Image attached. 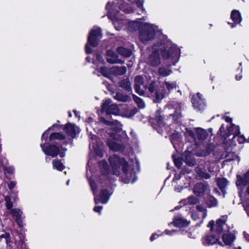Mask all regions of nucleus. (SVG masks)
<instances>
[{
  "instance_id": "f257e3e1",
  "label": "nucleus",
  "mask_w": 249,
  "mask_h": 249,
  "mask_svg": "<svg viewBox=\"0 0 249 249\" xmlns=\"http://www.w3.org/2000/svg\"><path fill=\"white\" fill-rule=\"evenodd\" d=\"M118 2H108L106 6L108 11V17L113 22V24L117 30H120L124 26H127L129 30H135L139 29V38L143 43H146L152 40L157 32H159L158 28L154 24L146 22L140 23L138 21H129L123 18H119V14L116 9V4Z\"/></svg>"
},
{
  "instance_id": "f03ea898",
  "label": "nucleus",
  "mask_w": 249,
  "mask_h": 249,
  "mask_svg": "<svg viewBox=\"0 0 249 249\" xmlns=\"http://www.w3.org/2000/svg\"><path fill=\"white\" fill-rule=\"evenodd\" d=\"M109 161L111 166L112 174L119 176L120 175V166H122L123 172L124 173L123 180L124 183H133L136 180V174L128 165L125 160L120 159L117 155H114L110 157Z\"/></svg>"
},
{
  "instance_id": "7ed1b4c3",
  "label": "nucleus",
  "mask_w": 249,
  "mask_h": 249,
  "mask_svg": "<svg viewBox=\"0 0 249 249\" xmlns=\"http://www.w3.org/2000/svg\"><path fill=\"white\" fill-rule=\"evenodd\" d=\"M101 122L109 126V128L113 130V132H108L109 139L107 143L109 148L115 151H119L123 149L124 146L120 143L119 135L118 133L121 130V124L117 121H108L104 118H100Z\"/></svg>"
},
{
  "instance_id": "20e7f679",
  "label": "nucleus",
  "mask_w": 249,
  "mask_h": 249,
  "mask_svg": "<svg viewBox=\"0 0 249 249\" xmlns=\"http://www.w3.org/2000/svg\"><path fill=\"white\" fill-rule=\"evenodd\" d=\"M102 37L101 29L97 27H94L89 33L88 43L86 45L85 49L87 53H90L92 52L91 48L89 47V45L96 47L98 44L99 40Z\"/></svg>"
},
{
  "instance_id": "39448f33",
  "label": "nucleus",
  "mask_w": 249,
  "mask_h": 249,
  "mask_svg": "<svg viewBox=\"0 0 249 249\" xmlns=\"http://www.w3.org/2000/svg\"><path fill=\"white\" fill-rule=\"evenodd\" d=\"M226 219V216H223L216 221L215 224L213 220H211L209 222L208 226L213 233L220 234L223 231H226L228 229L227 226L225 224Z\"/></svg>"
},
{
  "instance_id": "423d86ee",
  "label": "nucleus",
  "mask_w": 249,
  "mask_h": 249,
  "mask_svg": "<svg viewBox=\"0 0 249 249\" xmlns=\"http://www.w3.org/2000/svg\"><path fill=\"white\" fill-rule=\"evenodd\" d=\"M45 145L46 142L44 143H41L40 144L42 150L45 155L50 156L53 158L56 157L58 155L61 158L64 157L66 149L61 148V149H60L54 145H50L48 146H45Z\"/></svg>"
},
{
  "instance_id": "0eeeda50",
  "label": "nucleus",
  "mask_w": 249,
  "mask_h": 249,
  "mask_svg": "<svg viewBox=\"0 0 249 249\" xmlns=\"http://www.w3.org/2000/svg\"><path fill=\"white\" fill-rule=\"evenodd\" d=\"M169 48V50L162 52V56L165 59H170L171 62L174 65L179 59L180 51L175 45L171 44Z\"/></svg>"
},
{
  "instance_id": "6e6552de",
  "label": "nucleus",
  "mask_w": 249,
  "mask_h": 249,
  "mask_svg": "<svg viewBox=\"0 0 249 249\" xmlns=\"http://www.w3.org/2000/svg\"><path fill=\"white\" fill-rule=\"evenodd\" d=\"M161 48L160 49L157 48V46H153L152 52L149 54L148 57L146 60V63L150 66L156 67L160 64V52Z\"/></svg>"
},
{
  "instance_id": "1a4fd4ad",
  "label": "nucleus",
  "mask_w": 249,
  "mask_h": 249,
  "mask_svg": "<svg viewBox=\"0 0 249 249\" xmlns=\"http://www.w3.org/2000/svg\"><path fill=\"white\" fill-rule=\"evenodd\" d=\"M186 135L191 137L194 141L197 139L199 141H203L206 139L208 136L207 131L199 127L195 128L193 130H187Z\"/></svg>"
},
{
  "instance_id": "9d476101",
  "label": "nucleus",
  "mask_w": 249,
  "mask_h": 249,
  "mask_svg": "<svg viewBox=\"0 0 249 249\" xmlns=\"http://www.w3.org/2000/svg\"><path fill=\"white\" fill-rule=\"evenodd\" d=\"M111 100L106 99L104 100L102 106V111L107 114H113L117 115L119 114V109L115 104H111Z\"/></svg>"
},
{
  "instance_id": "9b49d317",
  "label": "nucleus",
  "mask_w": 249,
  "mask_h": 249,
  "mask_svg": "<svg viewBox=\"0 0 249 249\" xmlns=\"http://www.w3.org/2000/svg\"><path fill=\"white\" fill-rule=\"evenodd\" d=\"M236 185L239 189H246V194L249 195V170L243 176H237Z\"/></svg>"
},
{
  "instance_id": "f8f14e48",
  "label": "nucleus",
  "mask_w": 249,
  "mask_h": 249,
  "mask_svg": "<svg viewBox=\"0 0 249 249\" xmlns=\"http://www.w3.org/2000/svg\"><path fill=\"white\" fill-rule=\"evenodd\" d=\"M192 102L194 107L198 110H203L205 107L204 100L202 98V95L199 93L193 96Z\"/></svg>"
},
{
  "instance_id": "ddd939ff",
  "label": "nucleus",
  "mask_w": 249,
  "mask_h": 249,
  "mask_svg": "<svg viewBox=\"0 0 249 249\" xmlns=\"http://www.w3.org/2000/svg\"><path fill=\"white\" fill-rule=\"evenodd\" d=\"M135 89L136 92L139 95H142L144 93L146 89V86L143 83V78L140 76H137L135 78Z\"/></svg>"
},
{
  "instance_id": "4468645a",
  "label": "nucleus",
  "mask_w": 249,
  "mask_h": 249,
  "mask_svg": "<svg viewBox=\"0 0 249 249\" xmlns=\"http://www.w3.org/2000/svg\"><path fill=\"white\" fill-rule=\"evenodd\" d=\"M209 187L208 184L199 183H197L194 187V193L197 196H202L209 192Z\"/></svg>"
},
{
  "instance_id": "2eb2a0df",
  "label": "nucleus",
  "mask_w": 249,
  "mask_h": 249,
  "mask_svg": "<svg viewBox=\"0 0 249 249\" xmlns=\"http://www.w3.org/2000/svg\"><path fill=\"white\" fill-rule=\"evenodd\" d=\"M231 18L233 21V23L228 22V24L230 25L231 28H233L236 27L237 24L240 23L242 21L241 13L237 10H232L231 14Z\"/></svg>"
},
{
  "instance_id": "dca6fc26",
  "label": "nucleus",
  "mask_w": 249,
  "mask_h": 249,
  "mask_svg": "<svg viewBox=\"0 0 249 249\" xmlns=\"http://www.w3.org/2000/svg\"><path fill=\"white\" fill-rule=\"evenodd\" d=\"M10 213L13 215L19 227H22L23 226L22 220L24 218L22 216V212L19 209H15L12 210Z\"/></svg>"
},
{
  "instance_id": "f3484780",
  "label": "nucleus",
  "mask_w": 249,
  "mask_h": 249,
  "mask_svg": "<svg viewBox=\"0 0 249 249\" xmlns=\"http://www.w3.org/2000/svg\"><path fill=\"white\" fill-rule=\"evenodd\" d=\"M67 133L72 137H74L80 132L79 128L74 124L68 123L64 127Z\"/></svg>"
},
{
  "instance_id": "a211bd4d",
  "label": "nucleus",
  "mask_w": 249,
  "mask_h": 249,
  "mask_svg": "<svg viewBox=\"0 0 249 249\" xmlns=\"http://www.w3.org/2000/svg\"><path fill=\"white\" fill-rule=\"evenodd\" d=\"M107 60L108 63L111 64L123 63L122 60L118 58L117 55L111 50H108L107 52Z\"/></svg>"
},
{
  "instance_id": "6ab92c4d",
  "label": "nucleus",
  "mask_w": 249,
  "mask_h": 249,
  "mask_svg": "<svg viewBox=\"0 0 249 249\" xmlns=\"http://www.w3.org/2000/svg\"><path fill=\"white\" fill-rule=\"evenodd\" d=\"M219 238L213 234H209L204 237L202 241L204 245H211L218 243Z\"/></svg>"
},
{
  "instance_id": "aec40b11",
  "label": "nucleus",
  "mask_w": 249,
  "mask_h": 249,
  "mask_svg": "<svg viewBox=\"0 0 249 249\" xmlns=\"http://www.w3.org/2000/svg\"><path fill=\"white\" fill-rule=\"evenodd\" d=\"M160 112L158 110L156 113V121L158 124L157 131L159 133H162L163 131V128L166 129L165 124L163 122V118L160 115Z\"/></svg>"
},
{
  "instance_id": "412c9836",
  "label": "nucleus",
  "mask_w": 249,
  "mask_h": 249,
  "mask_svg": "<svg viewBox=\"0 0 249 249\" xmlns=\"http://www.w3.org/2000/svg\"><path fill=\"white\" fill-rule=\"evenodd\" d=\"M174 226L179 228L185 227L189 225L188 221L180 216H177L173 221Z\"/></svg>"
},
{
  "instance_id": "4be33fe9",
  "label": "nucleus",
  "mask_w": 249,
  "mask_h": 249,
  "mask_svg": "<svg viewBox=\"0 0 249 249\" xmlns=\"http://www.w3.org/2000/svg\"><path fill=\"white\" fill-rule=\"evenodd\" d=\"M110 71L112 72V74L121 75L124 74L126 72V68L124 66H113L110 68Z\"/></svg>"
},
{
  "instance_id": "5701e85b",
  "label": "nucleus",
  "mask_w": 249,
  "mask_h": 249,
  "mask_svg": "<svg viewBox=\"0 0 249 249\" xmlns=\"http://www.w3.org/2000/svg\"><path fill=\"white\" fill-rule=\"evenodd\" d=\"M232 126L236 127L235 125L233 124H232ZM237 127V132L234 134V136L233 137V139L234 141H237L239 143H243L245 142H249V139L246 140L245 138V137L243 135H241L238 134L239 133V128L238 126H236Z\"/></svg>"
},
{
  "instance_id": "b1692460",
  "label": "nucleus",
  "mask_w": 249,
  "mask_h": 249,
  "mask_svg": "<svg viewBox=\"0 0 249 249\" xmlns=\"http://www.w3.org/2000/svg\"><path fill=\"white\" fill-rule=\"evenodd\" d=\"M206 168L205 167V169H204L201 167H197L196 168V172L200 177L205 179H209L211 178V176L209 174L205 172Z\"/></svg>"
},
{
  "instance_id": "393cba45",
  "label": "nucleus",
  "mask_w": 249,
  "mask_h": 249,
  "mask_svg": "<svg viewBox=\"0 0 249 249\" xmlns=\"http://www.w3.org/2000/svg\"><path fill=\"white\" fill-rule=\"evenodd\" d=\"M100 166L101 167V170L102 172V176H101V179H104L107 178H108L107 176V174L108 173V171L107 169V163L105 161H101L99 163Z\"/></svg>"
},
{
  "instance_id": "a878e982",
  "label": "nucleus",
  "mask_w": 249,
  "mask_h": 249,
  "mask_svg": "<svg viewBox=\"0 0 249 249\" xmlns=\"http://www.w3.org/2000/svg\"><path fill=\"white\" fill-rule=\"evenodd\" d=\"M65 139V136L60 133H53L51 134L49 137L50 141H62Z\"/></svg>"
},
{
  "instance_id": "bb28decb",
  "label": "nucleus",
  "mask_w": 249,
  "mask_h": 249,
  "mask_svg": "<svg viewBox=\"0 0 249 249\" xmlns=\"http://www.w3.org/2000/svg\"><path fill=\"white\" fill-rule=\"evenodd\" d=\"M223 241L226 245H230L234 240L233 236L231 233H225L222 237Z\"/></svg>"
},
{
  "instance_id": "cd10ccee",
  "label": "nucleus",
  "mask_w": 249,
  "mask_h": 249,
  "mask_svg": "<svg viewBox=\"0 0 249 249\" xmlns=\"http://www.w3.org/2000/svg\"><path fill=\"white\" fill-rule=\"evenodd\" d=\"M225 161H231V160H237V163H238L240 161V158L237 155H236L234 153L229 152L225 156Z\"/></svg>"
},
{
  "instance_id": "c85d7f7f",
  "label": "nucleus",
  "mask_w": 249,
  "mask_h": 249,
  "mask_svg": "<svg viewBox=\"0 0 249 249\" xmlns=\"http://www.w3.org/2000/svg\"><path fill=\"white\" fill-rule=\"evenodd\" d=\"M109 195L108 192L106 190H103L101 192L100 196V201L103 204H106L107 202L109 199Z\"/></svg>"
},
{
  "instance_id": "c756f323",
  "label": "nucleus",
  "mask_w": 249,
  "mask_h": 249,
  "mask_svg": "<svg viewBox=\"0 0 249 249\" xmlns=\"http://www.w3.org/2000/svg\"><path fill=\"white\" fill-rule=\"evenodd\" d=\"M118 53L124 57H129L131 54L130 50L123 47H119L117 49Z\"/></svg>"
},
{
  "instance_id": "7c9ffc66",
  "label": "nucleus",
  "mask_w": 249,
  "mask_h": 249,
  "mask_svg": "<svg viewBox=\"0 0 249 249\" xmlns=\"http://www.w3.org/2000/svg\"><path fill=\"white\" fill-rule=\"evenodd\" d=\"M120 87L128 91L131 90L130 82L128 79L126 78L121 81L120 83Z\"/></svg>"
},
{
  "instance_id": "2f4dec72",
  "label": "nucleus",
  "mask_w": 249,
  "mask_h": 249,
  "mask_svg": "<svg viewBox=\"0 0 249 249\" xmlns=\"http://www.w3.org/2000/svg\"><path fill=\"white\" fill-rule=\"evenodd\" d=\"M159 73L161 76H167L170 75L172 71L171 70L167 68H165L164 67H161L159 69Z\"/></svg>"
},
{
  "instance_id": "473e14b6",
  "label": "nucleus",
  "mask_w": 249,
  "mask_h": 249,
  "mask_svg": "<svg viewBox=\"0 0 249 249\" xmlns=\"http://www.w3.org/2000/svg\"><path fill=\"white\" fill-rule=\"evenodd\" d=\"M197 199L194 196H189L188 198L184 199L182 201L184 205L195 204H196L197 202Z\"/></svg>"
},
{
  "instance_id": "72a5a7b5",
  "label": "nucleus",
  "mask_w": 249,
  "mask_h": 249,
  "mask_svg": "<svg viewBox=\"0 0 249 249\" xmlns=\"http://www.w3.org/2000/svg\"><path fill=\"white\" fill-rule=\"evenodd\" d=\"M100 71L102 74L108 78H110L111 75H112V72L110 71V68L107 69V68L101 66L100 67Z\"/></svg>"
},
{
  "instance_id": "f704fd0d",
  "label": "nucleus",
  "mask_w": 249,
  "mask_h": 249,
  "mask_svg": "<svg viewBox=\"0 0 249 249\" xmlns=\"http://www.w3.org/2000/svg\"><path fill=\"white\" fill-rule=\"evenodd\" d=\"M53 168L58 171H62L64 168L63 163L58 160H55L53 161Z\"/></svg>"
},
{
  "instance_id": "c9c22d12",
  "label": "nucleus",
  "mask_w": 249,
  "mask_h": 249,
  "mask_svg": "<svg viewBox=\"0 0 249 249\" xmlns=\"http://www.w3.org/2000/svg\"><path fill=\"white\" fill-rule=\"evenodd\" d=\"M89 183L90 185L92 191L93 192V195L94 196L95 203L96 204H97L98 202L97 200V196H96V189H97L96 185L95 183L94 182V181L93 180H91V179H89Z\"/></svg>"
},
{
  "instance_id": "e433bc0d",
  "label": "nucleus",
  "mask_w": 249,
  "mask_h": 249,
  "mask_svg": "<svg viewBox=\"0 0 249 249\" xmlns=\"http://www.w3.org/2000/svg\"><path fill=\"white\" fill-rule=\"evenodd\" d=\"M217 184L221 190H222L228 184V180L225 178H218L217 179Z\"/></svg>"
},
{
  "instance_id": "4c0bfd02",
  "label": "nucleus",
  "mask_w": 249,
  "mask_h": 249,
  "mask_svg": "<svg viewBox=\"0 0 249 249\" xmlns=\"http://www.w3.org/2000/svg\"><path fill=\"white\" fill-rule=\"evenodd\" d=\"M163 86L164 88H166L168 91H170L176 88L177 84L175 82L165 81Z\"/></svg>"
},
{
  "instance_id": "58836bf2",
  "label": "nucleus",
  "mask_w": 249,
  "mask_h": 249,
  "mask_svg": "<svg viewBox=\"0 0 249 249\" xmlns=\"http://www.w3.org/2000/svg\"><path fill=\"white\" fill-rule=\"evenodd\" d=\"M197 210L199 213L198 215H201L202 219H204L207 216V211L206 208L201 205L197 206Z\"/></svg>"
},
{
  "instance_id": "ea45409f",
  "label": "nucleus",
  "mask_w": 249,
  "mask_h": 249,
  "mask_svg": "<svg viewBox=\"0 0 249 249\" xmlns=\"http://www.w3.org/2000/svg\"><path fill=\"white\" fill-rule=\"evenodd\" d=\"M207 204L209 207H215L217 205V200L213 196H210L207 200Z\"/></svg>"
},
{
  "instance_id": "a19ab883",
  "label": "nucleus",
  "mask_w": 249,
  "mask_h": 249,
  "mask_svg": "<svg viewBox=\"0 0 249 249\" xmlns=\"http://www.w3.org/2000/svg\"><path fill=\"white\" fill-rule=\"evenodd\" d=\"M133 100L140 108H143L145 107V104L144 102L139 97L136 95H133Z\"/></svg>"
},
{
  "instance_id": "79ce46f5",
  "label": "nucleus",
  "mask_w": 249,
  "mask_h": 249,
  "mask_svg": "<svg viewBox=\"0 0 249 249\" xmlns=\"http://www.w3.org/2000/svg\"><path fill=\"white\" fill-rule=\"evenodd\" d=\"M119 8L121 10L126 13H130L132 11V9L130 6H128V4L126 3L121 4L119 5Z\"/></svg>"
},
{
  "instance_id": "37998d69",
  "label": "nucleus",
  "mask_w": 249,
  "mask_h": 249,
  "mask_svg": "<svg viewBox=\"0 0 249 249\" xmlns=\"http://www.w3.org/2000/svg\"><path fill=\"white\" fill-rule=\"evenodd\" d=\"M216 166V163L207 162L205 163V168H207V170L210 172H213L214 171V169Z\"/></svg>"
},
{
  "instance_id": "c03bdc74",
  "label": "nucleus",
  "mask_w": 249,
  "mask_h": 249,
  "mask_svg": "<svg viewBox=\"0 0 249 249\" xmlns=\"http://www.w3.org/2000/svg\"><path fill=\"white\" fill-rule=\"evenodd\" d=\"M114 97L115 99L123 102H125L128 100V96L123 95L120 93H117Z\"/></svg>"
},
{
  "instance_id": "a18cd8bd",
  "label": "nucleus",
  "mask_w": 249,
  "mask_h": 249,
  "mask_svg": "<svg viewBox=\"0 0 249 249\" xmlns=\"http://www.w3.org/2000/svg\"><path fill=\"white\" fill-rule=\"evenodd\" d=\"M168 106L169 108H173L175 109V112L176 113H177V111H179L181 107L180 105L176 102H173V103L169 105Z\"/></svg>"
},
{
  "instance_id": "49530a36",
  "label": "nucleus",
  "mask_w": 249,
  "mask_h": 249,
  "mask_svg": "<svg viewBox=\"0 0 249 249\" xmlns=\"http://www.w3.org/2000/svg\"><path fill=\"white\" fill-rule=\"evenodd\" d=\"M186 156L185 159V162L186 164L189 166H192L195 164V160L193 158H191L190 157L187 156L186 154H185Z\"/></svg>"
},
{
  "instance_id": "de8ad7c7",
  "label": "nucleus",
  "mask_w": 249,
  "mask_h": 249,
  "mask_svg": "<svg viewBox=\"0 0 249 249\" xmlns=\"http://www.w3.org/2000/svg\"><path fill=\"white\" fill-rule=\"evenodd\" d=\"M143 0H136V4L137 7L140 9L142 12L144 11V9L143 7Z\"/></svg>"
},
{
  "instance_id": "09e8293b",
  "label": "nucleus",
  "mask_w": 249,
  "mask_h": 249,
  "mask_svg": "<svg viewBox=\"0 0 249 249\" xmlns=\"http://www.w3.org/2000/svg\"><path fill=\"white\" fill-rule=\"evenodd\" d=\"M96 60H94L93 63L94 64H97V63H100L101 64H103L104 63V59L99 54H96Z\"/></svg>"
},
{
  "instance_id": "8fccbe9b",
  "label": "nucleus",
  "mask_w": 249,
  "mask_h": 249,
  "mask_svg": "<svg viewBox=\"0 0 249 249\" xmlns=\"http://www.w3.org/2000/svg\"><path fill=\"white\" fill-rule=\"evenodd\" d=\"M5 200L6 201V206L8 209H10L13 206V204L10 200V198L9 196H6L5 198Z\"/></svg>"
},
{
  "instance_id": "3c124183",
  "label": "nucleus",
  "mask_w": 249,
  "mask_h": 249,
  "mask_svg": "<svg viewBox=\"0 0 249 249\" xmlns=\"http://www.w3.org/2000/svg\"><path fill=\"white\" fill-rule=\"evenodd\" d=\"M244 207L248 215L249 216V199H247L244 203Z\"/></svg>"
},
{
  "instance_id": "603ef678",
  "label": "nucleus",
  "mask_w": 249,
  "mask_h": 249,
  "mask_svg": "<svg viewBox=\"0 0 249 249\" xmlns=\"http://www.w3.org/2000/svg\"><path fill=\"white\" fill-rule=\"evenodd\" d=\"M55 125H53L52 126H51V127L49 128L44 133H43L42 135V141H43V140L44 139L45 141H47V137L48 136V133H47V131L48 130H49V129H51L53 127H54Z\"/></svg>"
},
{
  "instance_id": "864d4df0",
  "label": "nucleus",
  "mask_w": 249,
  "mask_h": 249,
  "mask_svg": "<svg viewBox=\"0 0 249 249\" xmlns=\"http://www.w3.org/2000/svg\"><path fill=\"white\" fill-rule=\"evenodd\" d=\"M5 172L10 174H13L14 172V168L12 166H8L4 169Z\"/></svg>"
},
{
  "instance_id": "5fc2aeb1",
  "label": "nucleus",
  "mask_w": 249,
  "mask_h": 249,
  "mask_svg": "<svg viewBox=\"0 0 249 249\" xmlns=\"http://www.w3.org/2000/svg\"><path fill=\"white\" fill-rule=\"evenodd\" d=\"M176 232V231L174 230H166L163 233V234L165 233V234H167V235H168L170 236H172L175 234Z\"/></svg>"
},
{
  "instance_id": "6e6d98bb",
  "label": "nucleus",
  "mask_w": 249,
  "mask_h": 249,
  "mask_svg": "<svg viewBox=\"0 0 249 249\" xmlns=\"http://www.w3.org/2000/svg\"><path fill=\"white\" fill-rule=\"evenodd\" d=\"M174 160L175 165L178 168H180L182 164L181 160L178 159H175L174 158Z\"/></svg>"
},
{
  "instance_id": "4d7b16f0",
  "label": "nucleus",
  "mask_w": 249,
  "mask_h": 249,
  "mask_svg": "<svg viewBox=\"0 0 249 249\" xmlns=\"http://www.w3.org/2000/svg\"><path fill=\"white\" fill-rule=\"evenodd\" d=\"M187 235L190 238H195L196 237V234L194 231H189L186 232Z\"/></svg>"
},
{
  "instance_id": "13d9d810",
  "label": "nucleus",
  "mask_w": 249,
  "mask_h": 249,
  "mask_svg": "<svg viewBox=\"0 0 249 249\" xmlns=\"http://www.w3.org/2000/svg\"><path fill=\"white\" fill-rule=\"evenodd\" d=\"M136 113V109H134L133 110L130 111L129 113L125 114L124 116L126 117H131L132 116H134V114Z\"/></svg>"
},
{
  "instance_id": "bf43d9fd",
  "label": "nucleus",
  "mask_w": 249,
  "mask_h": 249,
  "mask_svg": "<svg viewBox=\"0 0 249 249\" xmlns=\"http://www.w3.org/2000/svg\"><path fill=\"white\" fill-rule=\"evenodd\" d=\"M166 94V93L165 91L164 93H162L161 94H160L159 92H157L156 93V98L158 100L161 99L162 98H163V97L165 96Z\"/></svg>"
},
{
  "instance_id": "052dcab7",
  "label": "nucleus",
  "mask_w": 249,
  "mask_h": 249,
  "mask_svg": "<svg viewBox=\"0 0 249 249\" xmlns=\"http://www.w3.org/2000/svg\"><path fill=\"white\" fill-rule=\"evenodd\" d=\"M102 209V206H95L93 210L95 212L98 213L100 214Z\"/></svg>"
},
{
  "instance_id": "680f3d73",
  "label": "nucleus",
  "mask_w": 249,
  "mask_h": 249,
  "mask_svg": "<svg viewBox=\"0 0 249 249\" xmlns=\"http://www.w3.org/2000/svg\"><path fill=\"white\" fill-rule=\"evenodd\" d=\"M16 182L15 181H11L8 184V188L10 189H13L14 188H15V187L16 186Z\"/></svg>"
},
{
  "instance_id": "e2e57ef3",
  "label": "nucleus",
  "mask_w": 249,
  "mask_h": 249,
  "mask_svg": "<svg viewBox=\"0 0 249 249\" xmlns=\"http://www.w3.org/2000/svg\"><path fill=\"white\" fill-rule=\"evenodd\" d=\"M163 233H161L160 235L157 234L156 233L153 234L150 237V240L151 241H154L155 239L157 238L159 236L162 235Z\"/></svg>"
},
{
  "instance_id": "0e129e2a",
  "label": "nucleus",
  "mask_w": 249,
  "mask_h": 249,
  "mask_svg": "<svg viewBox=\"0 0 249 249\" xmlns=\"http://www.w3.org/2000/svg\"><path fill=\"white\" fill-rule=\"evenodd\" d=\"M154 83H152L149 86V90L151 93H153L155 91L154 86Z\"/></svg>"
},
{
  "instance_id": "69168bd1",
  "label": "nucleus",
  "mask_w": 249,
  "mask_h": 249,
  "mask_svg": "<svg viewBox=\"0 0 249 249\" xmlns=\"http://www.w3.org/2000/svg\"><path fill=\"white\" fill-rule=\"evenodd\" d=\"M225 120L227 122H230L231 123L232 121V119L229 117H225Z\"/></svg>"
},
{
  "instance_id": "338daca9",
  "label": "nucleus",
  "mask_w": 249,
  "mask_h": 249,
  "mask_svg": "<svg viewBox=\"0 0 249 249\" xmlns=\"http://www.w3.org/2000/svg\"><path fill=\"white\" fill-rule=\"evenodd\" d=\"M180 178L179 175H176L173 178V182H175L176 180H178Z\"/></svg>"
},
{
  "instance_id": "774afa93",
  "label": "nucleus",
  "mask_w": 249,
  "mask_h": 249,
  "mask_svg": "<svg viewBox=\"0 0 249 249\" xmlns=\"http://www.w3.org/2000/svg\"><path fill=\"white\" fill-rule=\"evenodd\" d=\"M244 235L245 237L246 238V239L248 241H249V234H248L247 233H246L245 232H244Z\"/></svg>"
}]
</instances>
